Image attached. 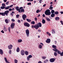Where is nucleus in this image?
Segmentation results:
<instances>
[{
    "label": "nucleus",
    "instance_id": "1",
    "mask_svg": "<svg viewBox=\"0 0 63 63\" xmlns=\"http://www.w3.org/2000/svg\"><path fill=\"white\" fill-rule=\"evenodd\" d=\"M37 25H32V28H35V29L37 30L39 27H42V24L40 22H39L37 24Z\"/></svg>",
    "mask_w": 63,
    "mask_h": 63
},
{
    "label": "nucleus",
    "instance_id": "2",
    "mask_svg": "<svg viewBox=\"0 0 63 63\" xmlns=\"http://www.w3.org/2000/svg\"><path fill=\"white\" fill-rule=\"evenodd\" d=\"M45 13L46 15L47 16H50L51 14V12H50V10L49 9L46 10Z\"/></svg>",
    "mask_w": 63,
    "mask_h": 63
},
{
    "label": "nucleus",
    "instance_id": "3",
    "mask_svg": "<svg viewBox=\"0 0 63 63\" xmlns=\"http://www.w3.org/2000/svg\"><path fill=\"white\" fill-rule=\"evenodd\" d=\"M9 10H6L5 11L4 13L3 12V16H5V15L7 16H8V14H9Z\"/></svg>",
    "mask_w": 63,
    "mask_h": 63
},
{
    "label": "nucleus",
    "instance_id": "4",
    "mask_svg": "<svg viewBox=\"0 0 63 63\" xmlns=\"http://www.w3.org/2000/svg\"><path fill=\"white\" fill-rule=\"evenodd\" d=\"M24 25L26 27H29L30 26V24L27 22H25L24 23Z\"/></svg>",
    "mask_w": 63,
    "mask_h": 63
},
{
    "label": "nucleus",
    "instance_id": "5",
    "mask_svg": "<svg viewBox=\"0 0 63 63\" xmlns=\"http://www.w3.org/2000/svg\"><path fill=\"white\" fill-rule=\"evenodd\" d=\"M55 59L54 58H51L50 59L49 61L50 62H54L55 61Z\"/></svg>",
    "mask_w": 63,
    "mask_h": 63
},
{
    "label": "nucleus",
    "instance_id": "6",
    "mask_svg": "<svg viewBox=\"0 0 63 63\" xmlns=\"http://www.w3.org/2000/svg\"><path fill=\"white\" fill-rule=\"evenodd\" d=\"M15 25V23H12L10 26V27L11 29H14V26Z\"/></svg>",
    "mask_w": 63,
    "mask_h": 63
},
{
    "label": "nucleus",
    "instance_id": "7",
    "mask_svg": "<svg viewBox=\"0 0 63 63\" xmlns=\"http://www.w3.org/2000/svg\"><path fill=\"white\" fill-rule=\"evenodd\" d=\"M20 53L22 55H24L25 54V51L23 50H21V51Z\"/></svg>",
    "mask_w": 63,
    "mask_h": 63
},
{
    "label": "nucleus",
    "instance_id": "8",
    "mask_svg": "<svg viewBox=\"0 0 63 63\" xmlns=\"http://www.w3.org/2000/svg\"><path fill=\"white\" fill-rule=\"evenodd\" d=\"M33 56H32L31 55H29L27 57V60L28 61L29 60L30 58H32Z\"/></svg>",
    "mask_w": 63,
    "mask_h": 63
},
{
    "label": "nucleus",
    "instance_id": "9",
    "mask_svg": "<svg viewBox=\"0 0 63 63\" xmlns=\"http://www.w3.org/2000/svg\"><path fill=\"white\" fill-rule=\"evenodd\" d=\"M26 17H27V16L25 14H24L22 16L23 19L24 20H26V19H25V18H26Z\"/></svg>",
    "mask_w": 63,
    "mask_h": 63
},
{
    "label": "nucleus",
    "instance_id": "10",
    "mask_svg": "<svg viewBox=\"0 0 63 63\" xmlns=\"http://www.w3.org/2000/svg\"><path fill=\"white\" fill-rule=\"evenodd\" d=\"M46 42L47 44H49L50 43V39L49 38H47L46 41Z\"/></svg>",
    "mask_w": 63,
    "mask_h": 63
},
{
    "label": "nucleus",
    "instance_id": "11",
    "mask_svg": "<svg viewBox=\"0 0 63 63\" xmlns=\"http://www.w3.org/2000/svg\"><path fill=\"white\" fill-rule=\"evenodd\" d=\"M13 45L11 44L9 45L8 46V48L9 49H12V47H13Z\"/></svg>",
    "mask_w": 63,
    "mask_h": 63
},
{
    "label": "nucleus",
    "instance_id": "12",
    "mask_svg": "<svg viewBox=\"0 0 63 63\" xmlns=\"http://www.w3.org/2000/svg\"><path fill=\"white\" fill-rule=\"evenodd\" d=\"M15 9L17 11L19 12L20 11V9H19V7L18 6H16L15 8Z\"/></svg>",
    "mask_w": 63,
    "mask_h": 63
},
{
    "label": "nucleus",
    "instance_id": "13",
    "mask_svg": "<svg viewBox=\"0 0 63 63\" xmlns=\"http://www.w3.org/2000/svg\"><path fill=\"white\" fill-rule=\"evenodd\" d=\"M20 11L18 12V13H21L22 12H24V9H22L21 10H20Z\"/></svg>",
    "mask_w": 63,
    "mask_h": 63
},
{
    "label": "nucleus",
    "instance_id": "14",
    "mask_svg": "<svg viewBox=\"0 0 63 63\" xmlns=\"http://www.w3.org/2000/svg\"><path fill=\"white\" fill-rule=\"evenodd\" d=\"M3 30L5 32H6V31H7V30H8V29L6 27H4L3 29Z\"/></svg>",
    "mask_w": 63,
    "mask_h": 63
},
{
    "label": "nucleus",
    "instance_id": "15",
    "mask_svg": "<svg viewBox=\"0 0 63 63\" xmlns=\"http://www.w3.org/2000/svg\"><path fill=\"white\" fill-rule=\"evenodd\" d=\"M3 53V50L2 49H0V54L2 55Z\"/></svg>",
    "mask_w": 63,
    "mask_h": 63
},
{
    "label": "nucleus",
    "instance_id": "16",
    "mask_svg": "<svg viewBox=\"0 0 63 63\" xmlns=\"http://www.w3.org/2000/svg\"><path fill=\"white\" fill-rule=\"evenodd\" d=\"M25 53L26 55H28L29 54V52L27 51H26L25 52Z\"/></svg>",
    "mask_w": 63,
    "mask_h": 63
},
{
    "label": "nucleus",
    "instance_id": "17",
    "mask_svg": "<svg viewBox=\"0 0 63 63\" xmlns=\"http://www.w3.org/2000/svg\"><path fill=\"white\" fill-rule=\"evenodd\" d=\"M52 50H53V51H54L55 52H57V51L58 50V49H56V48L53 49Z\"/></svg>",
    "mask_w": 63,
    "mask_h": 63
},
{
    "label": "nucleus",
    "instance_id": "18",
    "mask_svg": "<svg viewBox=\"0 0 63 63\" xmlns=\"http://www.w3.org/2000/svg\"><path fill=\"white\" fill-rule=\"evenodd\" d=\"M16 51L17 52H19L20 51V49H19V48L18 47H17L16 49Z\"/></svg>",
    "mask_w": 63,
    "mask_h": 63
},
{
    "label": "nucleus",
    "instance_id": "19",
    "mask_svg": "<svg viewBox=\"0 0 63 63\" xmlns=\"http://www.w3.org/2000/svg\"><path fill=\"white\" fill-rule=\"evenodd\" d=\"M26 34H29V31L28 29H27L26 30Z\"/></svg>",
    "mask_w": 63,
    "mask_h": 63
},
{
    "label": "nucleus",
    "instance_id": "20",
    "mask_svg": "<svg viewBox=\"0 0 63 63\" xmlns=\"http://www.w3.org/2000/svg\"><path fill=\"white\" fill-rule=\"evenodd\" d=\"M60 18L58 17H57L55 18V20H59Z\"/></svg>",
    "mask_w": 63,
    "mask_h": 63
},
{
    "label": "nucleus",
    "instance_id": "21",
    "mask_svg": "<svg viewBox=\"0 0 63 63\" xmlns=\"http://www.w3.org/2000/svg\"><path fill=\"white\" fill-rule=\"evenodd\" d=\"M27 21H28V22H31V20L30 19H29L27 18L26 19Z\"/></svg>",
    "mask_w": 63,
    "mask_h": 63
},
{
    "label": "nucleus",
    "instance_id": "22",
    "mask_svg": "<svg viewBox=\"0 0 63 63\" xmlns=\"http://www.w3.org/2000/svg\"><path fill=\"white\" fill-rule=\"evenodd\" d=\"M51 16L52 17H54L55 16V14L54 13L52 14L51 15Z\"/></svg>",
    "mask_w": 63,
    "mask_h": 63
},
{
    "label": "nucleus",
    "instance_id": "23",
    "mask_svg": "<svg viewBox=\"0 0 63 63\" xmlns=\"http://www.w3.org/2000/svg\"><path fill=\"white\" fill-rule=\"evenodd\" d=\"M46 19L48 21H50V19L49 18L47 17L46 18Z\"/></svg>",
    "mask_w": 63,
    "mask_h": 63
},
{
    "label": "nucleus",
    "instance_id": "24",
    "mask_svg": "<svg viewBox=\"0 0 63 63\" xmlns=\"http://www.w3.org/2000/svg\"><path fill=\"white\" fill-rule=\"evenodd\" d=\"M42 23L43 24H45L46 23V21L44 19H43L42 20Z\"/></svg>",
    "mask_w": 63,
    "mask_h": 63
},
{
    "label": "nucleus",
    "instance_id": "25",
    "mask_svg": "<svg viewBox=\"0 0 63 63\" xmlns=\"http://www.w3.org/2000/svg\"><path fill=\"white\" fill-rule=\"evenodd\" d=\"M54 56H57V55H58V54L57 52H55L54 53Z\"/></svg>",
    "mask_w": 63,
    "mask_h": 63
},
{
    "label": "nucleus",
    "instance_id": "26",
    "mask_svg": "<svg viewBox=\"0 0 63 63\" xmlns=\"http://www.w3.org/2000/svg\"><path fill=\"white\" fill-rule=\"evenodd\" d=\"M9 8V6H8L7 7H5V10H8Z\"/></svg>",
    "mask_w": 63,
    "mask_h": 63
},
{
    "label": "nucleus",
    "instance_id": "27",
    "mask_svg": "<svg viewBox=\"0 0 63 63\" xmlns=\"http://www.w3.org/2000/svg\"><path fill=\"white\" fill-rule=\"evenodd\" d=\"M5 22L6 23H9L8 20L7 19H5Z\"/></svg>",
    "mask_w": 63,
    "mask_h": 63
},
{
    "label": "nucleus",
    "instance_id": "28",
    "mask_svg": "<svg viewBox=\"0 0 63 63\" xmlns=\"http://www.w3.org/2000/svg\"><path fill=\"white\" fill-rule=\"evenodd\" d=\"M35 22L34 21H33L31 22V24H35Z\"/></svg>",
    "mask_w": 63,
    "mask_h": 63
},
{
    "label": "nucleus",
    "instance_id": "29",
    "mask_svg": "<svg viewBox=\"0 0 63 63\" xmlns=\"http://www.w3.org/2000/svg\"><path fill=\"white\" fill-rule=\"evenodd\" d=\"M57 53L59 54H61V51H60L59 50H58L57 51Z\"/></svg>",
    "mask_w": 63,
    "mask_h": 63
},
{
    "label": "nucleus",
    "instance_id": "30",
    "mask_svg": "<svg viewBox=\"0 0 63 63\" xmlns=\"http://www.w3.org/2000/svg\"><path fill=\"white\" fill-rule=\"evenodd\" d=\"M52 47L54 48H56V46L55 45H53L52 46Z\"/></svg>",
    "mask_w": 63,
    "mask_h": 63
},
{
    "label": "nucleus",
    "instance_id": "31",
    "mask_svg": "<svg viewBox=\"0 0 63 63\" xmlns=\"http://www.w3.org/2000/svg\"><path fill=\"white\" fill-rule=\"evenodd\" d=\"M14 62L15 63H17L18 61H17L16 59H15L14 60Z\"/></svg>",
    "mask_w": 63,
    "mask_h": 63
},
{
    "label": "nucleus",
    "instance_id": "32",
    "mask_svg": "<svg viewBox=\"0 0 63 63\" xmlns=\"http://www.w3.org/2000/svg\"><path fill=\"white\" fill-rule=\"evenodd\" d=\"M22 41V40H21V39L18 40V42H19V43H20V42H21Z\"/></svg>",
    "mask_w": 63,
    "mask_h": 63
},
{
    "label": "nucleus",
    "instance_id": "33",
    "mask_svg": "<svg viewBox=\"0 0 63 63\" xmlns=\"http://www.w3.org/2000/svg\"><path fill=\"white\" fill-rule=\"evenodd\" d=\"M4 59L5 61L6 62H8V61H7V58H6L4 57Z\"/></svg>",
    "mask_w": 63,
    "mask_h": 63
},
{
    "label": "nucleus",
    "instance_id": "34",
    "mask_svg": "<svg viewBox=\"0 0 63 63\" xmlns=\"http://www.w3.org/2000/svg\"><path fill=\"white\" fill-rule=\"evenodd\" d=\"M11 29V27H9L8 28V31L9 32H10H10H11V31H10V29Z\"/></svg>",
    "mask_w": 63,
    "mask_h": 63
},
{
    "label": "nucleus",
    "instance_id": "35",
    "mask_svg": "<svg viewBox=\"0 0 63 63\" xmlns=\"http://www.w3.org/2000/svg\"><path fill=\"white\" fill-rule=\"evenodd\" d=\"M48 61V60L46 59L44 61V62L45 63H46Z\"/></svg>",
    "mask_w": 63,
    "mask_h": 63
},
{
    "label": "nucleus",
    "instance_id": "36",
    "mask_svg": "<svg viewBox=\"0 0 63 63\" xmlns=\"http://www.w3.org/2000/svg\"><path fill=\"white\" fill-rule=\"evenodd\" d=\"M59 13V12L58 11L55 12L54 13V14L55 15H58Z\"/></svg>",
    "mask_w": 63,
    "mask_h": 63
},
{
    "label": "nucleus",
    "instance_id": "37",
    "mask_svg": "<svg viewBox=\"0 0 63 63\" xmlns=\"http://www.w3.org/2000/svg\"><path fill=\"white\" fill-rule=\"evenodd\" d=\"M5 8V6H1L0 7V9H4Z\"/></svg>",
    "mask_w": 63,
    "mask_h": 63
},
{
    "label": "nucleus",
    "instance_id": "38",
    "mask_svg": "<svg viewBox=\"0 0 63 63\" xmlns=\"http://www.w3.org/2000/svg\"><path fill=\"white\" fill-rule=\"evenodd\" d=\"M0 15H1L2 16H4V14L3 12H0Z\"/></svg>",
    "mask_w": 63,
    "mask_h": 63
},
{
    "label": "nucleus",
    "instance_id": "39",
    "mask_svg": "<svg viewBox=\"0 0 63 63\" xmlns=\"http://www.w3.org/2000/svg\"><path fill=\"white\" fill-rule=\"evenodd\" d=\"M42 58L43 59H45L46 58H47V57L46 56H44V57H42Z\"/></svg>",
    "mask_w": 63,
    "mask_h": 63
},
{
    "label": "nucleus",
    "instance_id": "40",
    "mask_svg": "<svg viewBox=\"0 0 63 63\" xmlns=\"http://www.w3.org/2000/svg\"><path fill=\"white\" fill-rule=\"evenodd\" d=\"M51 14H53V13H54V10H52L51 11Z\"/></svg>",
    "mask_w": 63,
    "mask_h": 63
},
{
    "label": "nucleus",
    "instance_id": "41",
    "mask_svg": "<svg viewBox=\"0 0 63 63\" xmlns=\"http://www.w3.org/2000/svg\"><path fill=\"white\" fill-rule=\"evenodd\" d=\"M49 9L50 10H52V9H53V7L51 6H50V8H49Z\"/></svg>",
    "mask_w": 63,
    "mask_h": 63
},
{
    "label": "nucleus",
    "instance_id": "42",
    "mask_svg": "<svg viewBox=\"0 0 63 63\" xmlns=\"http://www.w3.org/2000/svg\"><path fill=\"white\" fill-rule=\"evenodd\" d=\"M39 47L40 48V49H41L42 48V46L39 45Z\"/></svg>",
    "mask_w": 63,
    "mask_h": 63
},
{
    "label": "nucleus",
    "instance_id": "43",
    "mask_svg": "<svg viewBox=\"0 0 63 63\" xmlns=\"http://www.w3.org/2000/svg\"><path fill=\"white\" fill-rule=\"evenodd\" d=\"M9 54H11V53H12V50H9Z\"/></svg>",
    "mask_w": 63,
    "mask_h": 63
},
{
    "label": "nucleus",
    "instance_id": "44",
    "mask_svg": "<svg viewBox=\"0 0 63 63\" xmlns=\"http://www.w3.org/2000/svg\"><path fill=\"white\" fill-rule=\"evenodd\" d=\"M2 7H5L6 6V5L4 3H2Z\"/></svg>",
    "mask_w": 63,
    "mask_h": 63
},
{
    "label": "nucleus",
    "instance_id": "45",
    "mask_svg": "<svg viewBox=\"0 0 63 63\" xmlns=\"http://www.w3.org/2000/svg\"><path fill=\"white\" fill-rule=\"evenodd\" d=\"M27 5H31V2L28 3Z\"/></svg>",
    "mask_w": 63,
    "mask_h": 63
},
{
    "label": "nucleus",
    "instance_id": "46",
    "mask_svg": "<svg viewBox=\"0 0 63 63\" xmlns=\"http://www.w3.org/2000/svg\"><path fill=\"white\" fill-rule=\"evenodd\" d=\"M60 55L61 56H63V52H62L61 53Z\"/></svg>",
    "mask_w": 63,
    "mask_h": 63
},
{
    "label": "nucleus",
    "instance_id": "47",
    "mask_svg": "<svg viewBox=\"0 0 63 63\" xmlns=\"http://www.w3.org/2000/svg\"><path fill=\"white\" fill-rule=\"evenodd\" d=\"M53 32H54V33H55V32H54V30H52V33L53 34Z\"/></svg>",
    "mask_w": 63,
    "mask_h": 63
},
{
    "label": "nucleus",
    "instance_id": "48",
    "mask_svg": "<svg viewBox=\"0 0 63 63\" xmlns=\"http://www.w3.org/2000/svg\"><path fill=\"white\" fill-rule=\"evenodd\" d=\"M11 21L13 22H14V21H15V20L14 19H11Z\"/></svg>",
    "mask_w": 63,
    "mask_h": 63
},
{
    "label": "nucleus",
    "instance_id": "49",
    "mask_svg": "<svg viewBox=\"0 0 63 63\" xmlns=\"http://www.w3.org/2000/svg\"><path fill=\"white\" fill-rule=\"evenodd\" d=\"M60 22L62 25H63V21H61Z\"/></svg>",
    "mask_w": 63,
    "mask_h": 63
},
{
    "label": "nucleus",
    "instance_id": "50",
    "mask_svg": "<svg viewBox=\"0 0 63 63\" xmlns=\"http://www.w3.org/2000/svg\"><path fill=\"white\" fill-rule=\"evenodd\" d=\"M16 16L17 17V18H18L19 16V15H16Z\"/></svg>",
    "mask_w": 63,
    "mask_h": 63
},
{
    "label": "nucleus",
    "instance_id": "51",
    "mask_svg": "<svg viewBox=\"0 0 63 63\" xmlns=\"http://www.w3.org/2000/svg\"><path fill=\"white\" fill-rule=\"evenodd\" d=\"M42 0H39V3L40 4L42 2Z\"/></svg>",
    "mask_w": 63,
    "mask_h": 63
},
{
    "label": "nucleus",
    "instance_id": "52",
    "mask_svg": "<svg viewBox=\"0 0 63 63\" xmlns=\"http://www.w3.org/2000/svg\"><path fill=\"white\" fill-rule=\"evenodd\" d=\"M34 20H35V21H37V17H35V18Z\"/></svg>",
    "mask_w": 63,
    "mask_h": 63
},
{
    "label": "nucleus",
    "instance_id": "53",
    "mask_svg": "<svg viewBox=\"0 0 63 63\" xmlns=\"http://www.w3.org/2000/svg\"><path fill=\"white\" fill-rule=\"evenodd\" d=\"M13 5H10L9 7L10 8H12V7H13Z\"/></svg>",
    "mask_w": 63,
    "mask_h": 63
},
{
    "label": "nucleus",
    "instance_id": "54",
    "mask_svg": "<svg viewBox=\"0 0 63 63\" xmlns=\"http://www.w3.org/2000/svg\"><path fill=\"white\" fill-rule=\"evenodd\" d=\"M1 33H4V31H3V30H2L1 31Z\"/></svg>",
    "mask_w": 63,
    "mask_h": 63
},
{
    "label": "nucleus",
    "instance_id": "55",
    "mask_svg": "<svg viewBox=\"0 0 63 63\" xmlns=\"http://www.w3.org/2000/svg\"><path fill=\"white\" fill-rule=\"evenodd\" d=\"M36 13H39V9L37 10L36 11Z\"/></svg>",
    "mask_w": 63,
    "mask_h": 63
},
{
    "label": "nucleus",
    "instance_id": "56",
    "mask_svg": "<svg viewBox=\"0 0 63 63\" xmlns=\"http://www.w3.org/2000/svg\"><path fill=\"white\" fill-rule=\"evenodd\" d=\"M9 1L7 2L6 3V4L7 5H8V4H9Z\"/></svg>",
    "mask_w": 63,
    "mask_h": 63
},
{
    "label": "nucleus",
    "instance_id": "57",
    "mask_svg": "<svg viewBox=\"0 0 63 63\" xmlns=\"http://www.w3.org/2000/svg\"><path fill=\"white\" fill-rule=\"evenodd\" d=\"M9 11H12V9L11 8H10L9 9Z\"/></svg>",
    "mask_w": 63,
    "mask_h": 63
},
{
    "label": "nucleus",
    "instance_id": "58",
    "mask_svg": "<svg viewBox=\"0 0 63 63\" xmlns=\"http://www.w3.org/2000/svg\"><path fill=\"white\" fill-rule=\"evenodd\" d=\"M18 23H20V22H20V20H18Z\"/></svg>",
    "mask_w": 63,
    "mask_h": 63
},
{
    "label": "nucleus",
    "instance_id": "59",
    "mask_svg": "<svg viewBox=\"0 0 63 63\" xmlns=\"http://www.w3.org/2000/svg\"><path fill=\"white\" fill-rule=\"evenodd\" d=\"M13 15H14V14H13L12 13H11V14H10V15H11L12 16H13Z\"/></svg>",
    "mask_w": 63,
    "mask_h": 63
},
{
    "label": "nucleus",
    "instance_id": "60",
    "mask_svg": "<svg viewBox=\"0 0 63 63\" xmlns=\"http://www.w3.org/2000/svg\"><path fill=\"white\" fill-rule=\"evenodd\" d=\"M40 44H41V45H42V46H44V44H43L42 43H40Z\"/></svg>",
    "mask_w": 63,
    "mask_h": 63
},
{
    "label": "nucleus",
    "instance_id": "61",
    "mask_svg": "<svg viewBox=\"0 0 63 63\" xmlns=\"http://www.w3.org/2000/svg\"><path fill=\"white\" fill-rule=\"evenodd\" d=\"M46 4H45L43 5V7H46Z\"/></svg>",
    "mask_w": 63,
    "mask_h": 63
},
{
    "label": "nucleus",
    "instance_id": "62",
    "mask_svg": "<svg viewBox=\"0 0 63 63\" xmlns=\"http://www.w3.org/2000/svg\"><path fill=\"white\" fill-rule=\"evenodd\" d=\"M38 31L39 32H41V31L40 30H38Z\"/></svg>",
    "mask_w": 63,
    "mask_h": 63
},
{
    "label": "nucleus",
    "instance_id": "63",
    "mask_svg": "<svg viewBox=\"0 0 63 63\" xmlns=\"http://www.w3.org/2000/svg\"><path fill=\"white\" fill-rule=\"evenodd\" d=\"M23 9V7H21L19 8V9L20 10H21V9Z\"/></svg>",
    "mask_w": 63,
    "mask_h": 63
},
{
    "label": "nucleus",
    "instance_id": "64",
    "mask_svg": "<svg viewBox=\"0 0 63 63\" xmlns=\"http://www.w3.org/2000/svg\"><path fill=\"white\" fill-rule=\"evenodd\" d=\"M38 63H42V62H41V61H39L38 62Z\"/></svg>",
    "mask_w": 63,
    "mask_h": 63
}]
</instances>
